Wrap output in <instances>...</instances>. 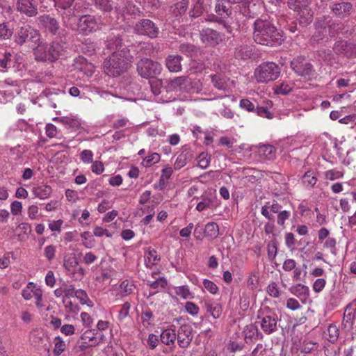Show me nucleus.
<instances>
[{
  "instance_id": "nucleus-30",
  "label": "nucleus",
  "mask_w": 356,
  "mask_h": 356,
  "mask_svg": "<svg viewBox=\"0 0 356 356\" xmlns=\"http://www.w3.org/2000/svg\"><path fill=\"white\" fill-rule=\"evenodd\" d=\"M160 338L161 342L166 345L173 343L177 338L176 330L172 328H167L161 332Z\"/></svg>"
},
{
  "instance_id": "nucleus-25",
  "label": "nucleus",
  "mask_w": 356,
  "mask_h": 356,
  "mask_svg": "<svg viewBox=\"0 0 356 356\" xmlns=\"http://www.w3.org/2000/svg\"><path fill=\"white\" fill-rule=\"evenodd\" d=\"M107 47L111 51H120L126 48L122 43V39L120 35L112 34L107 39Z\"/></svg>"
},
{
  "instance_id": "nucleus-23",
  "label": "nucleus",
  "mask_w": 356,
  "mask_h": 356,
  "mask_svg": "<svg viewBox=\"0 0 356 356\" xmlns=\"http://www.w3.org/2000/svg\"><path fill=\"white\" fill-rule=\"evenodd\" d=\"M334 15L339 17H346L351 13L353 6L349 2L335 3L332 8Z\"/></svg>"
},
{
  "instance_id": "nucleus-21",
  "label": "nucleus",
  "mask_w": 356,
  "mask_h": 356,
  "mask_svg": "<svg viewBox=\"0 0 356 356\" xmlns=\"http://www.w3.org/2000/svg\"><path fill=\"white\" fill-rule=\"evenodd\" d=\"M211 78L214 87L219 90L229 91L233 83V81L220 74L211 75Z\"/></svg>"
},
{
  "instance_id": "nucleus-38",
  "label": "nucleus",
  "mask_w": 356,
  "mask_h": 356,
  "mask_svg": "<svg viewBox=\"0 0 356 356\" xmlns=\"http://www.w3.org/2000/svg\"><path fill=\"white\" fill-rule=\"evenodd\" d=\"M62 120L63 124L65 126L67 129H72L73 131L77 130L81 126L79 120L72 117L65 116L63 117Z\"/></svg>"
},
{
  "instance_id": "nucleus-18",
  "label": "nucleus",
  "mask_w": 356,
  "mask_h": 356,
  "mask_svg": "<svg viewBox=\"0 0 356 356\" xmlns=\"http://www.w3.org/2000/svg\"><path fill=\"white\" fill-rule=\"evenodd\" d=\"M327 19H328V18L319 19L315 24V32L310 40L312 44L314 45L318 44L326 38L327 33V24L328 22Z\"/></svg>"
},
{
  "instance_id": "nucleus-14",
  "label": "nucleus",
  "mask_w": 356,
  "mask_h": 356,
  "mask_svg": "<svg viewBox=\"0 0 356 356\" xmlns=\"http://www.w3.org/2000/svg\"><path fill=\"white\" fill-rule=\"evenodd\" d=\"M222 35L211 29H204L200 32V39L209 46H216L222 40Z\"/></svg>"
},
{
  "instance_id": "nucleus-49",
  "label": "nucleus",
  "mask_w": 356,
  "mask_h": 356,
  "mask_svg": "<svg viewBox=\"0 0 356 356\" xmlns=\"http://www.w3.org/2000/svg\"><path fill=\"white\" fill-rule=\"evenodd\" d=\"M147 284L151 289L158 290L159 289H164L167 285V281L163 277H161L152 282H148Z\"/></svg>"
},
{
  "instance_id": "nucleus-35",
  "label": "nucleus",
  "mask_w": 356,
  "mask_h": 356,
  "mask_svg": "<svg viewBox=\"0 0 356 356\" xmlns=\"http://www.w3.org/2000/svg\"><path fill=\"white\" fill-rule=\"evenodd\" d=\"M290 291L293 295L299 298H305L309 296V287L302 284H296L291 286Z\"/></svg>"
},
{
  "instance_id": "nucleus-22",
  "label": "nucleus",
  "mask_w": 356,
  "mask_h": 356,
  "mask_svg": "<svg viewBox=\"0 0 356 356\" xmlns=\"http://www.w3.org/2000/svg\"><path fill=\"white\" fill-rule=\"evenodd\" d=\"M202 304L206 312L209 313L213 318H218L220 316L222 307L219 303L213 300H205Z\"/></svg>"
},
{
  "instance_id": "nucleus-32",
  "label": "nucleus",
  "mask_w": 356,
  "mask_h": 356,
  "mask_svg": "<svg viewBox=\"0 0 356 356\" xmlns=\"http://www.w3.org/2000/svg\"><path fill=\"white\" fill-rule=\"evenodd\" d=\"M40 289V287L33 282L27 284L26 286L22 290V296L26 300H31L34 297L36 291Z\"/></svg>"
},
{
  "instance_id": "nucleus-16",
  "label": "nucleus",
  "mask_w": 356,
  "mask_h": 356,
  "mask_svg": "<svg viewBox=\"0 0 356 356\" xmlns=\"http://www.w3.org/2000/svg\"><path fill=\"white\" fill-rule=\"evenodd\" d=\"M356 318V300L350 302L345 308L343 313L342 326L345 329L350 330L353 327Z\"/></svg>"
},
{
  "instance_id": "nucleus-52",
  "label": "nucleus",
  "mask_w": 356,
  "mask_h": 356,
  "mask_svg": "<svg viewBox=\"0 0 356 356\" xmlns=\"http://www.w3.org/2000/svg\"><path fill=\"white\" fill-rule=\"evenodd\" d=\"M213 201L211 198L207 197H202L201 201L197 203L196 209L198 211H202L212 206Z\"/></svg>"
},
{
  "instance_id": "nucleus-11",
  "label": "nucleus",
  "mask_w": 356,
  "mask_h": 356,
  "mask_svg": "<svg viewBox=\"0 0 356 356\" xmlns=\"http://www.w3.org/2000/svg\"><path fill=\"white\" fill-rule=\"evenodd\" d=\"M77 26L80 33L88 35L98 29V23L95 16L85 15L79 18Z\"/></svg>"
},
{
  "instance_id": "nucleus-47",
  "label": "nucleus",
  "mask_w": 356,
  "mask_h": 356,
  "mask_svg": "<svg viewBox=\"0 0 356 356\" xmlns=\"http://www.w3.org/2000/svg\"><path fill=\"white\" fill-rule=\"evenodd\" d=\"M130 308L131 305L128 302H124L121 306V308L118 312V314L117 316L118 321L122 322L129 316Z\"/></svg>"
},
{
  "instance_id": "nucleus-62",
  "label": "nucleus",
  "mask_w": 356,
  "mask_h": 356,
  "mask_svg": "<svg viewBox=\"0 0 356 356\" xmlns=\"http://www.w3.org/2000/svg\"><path fill=\"white\" fill-rule=\"evenodd\" d=\"M45 133L46 135L49 138L56 137L58 134L56 127L51 123H48L46 124Z\"/></svg>"
},
{
  "instance_id": "nucleus-29",
  "label": "nucleus",
  "mask_w": 356,
  "mask_h": 356,
  "mask_svg": "<svg viewBox=\"0 0 356 356\" xmlns=\"http://www.w3.org/2000/svg\"><path fill=\"white\" fill-rule=\"evenodd\" d=\"M243 333L246 341L252 339H259L263 337L262 333L259 332L257 327L252 323L244 327Z\"/></svg>"
},
{
  "instance_id": "nucleus-8",
  "label": "nucleus",
  "mask_w": 356,
  "mask_h": 356,
  "mask_svg": "<svg viewBox=\"0 0 356 356\" xmlns=\"http://www.w3.org/2000/svg\"><path fill=\"white\" fill-rule=\"evenodd\" d=\"M139 75L145 79L156 77L162 71L161 65L149 58L141 59L137 64Z\"/></svg>"
},
{
  "instance_id": "nucleus-3",
  "label": "nucleus",
  "mask_w": 356,
  "mask_h": 356,
  "mask_svg": "<svg viewBox=\"0 0 356 356\" xmlns=\"http://www.w3.org/2000/svg\"><path fill=\"white\" fill-rule=\"evenodd\" d=\"M63 51V46L57 42L50 44L40 42L33 49V54L37 61L54 63Z\"/></svg>"
},
{
  "instance_id": "nucleus-15",
  "label": "nucleus",
  "mask_w": 356,
  "mask_h": 356,
  "mask_svg": "<svg viewBox=\"0 0 356 356\" xmlns=\"http://www.w3.org/2000/svg\"><path fill=\"white\" fill-rule=\"evenodd\" d=\"M165 83L168 92H181L186 89L191 81L187 76H181L173 79L166 80Z\"/></svg>"
},
{
  "instance_id": "nucleus-17",
  "label": "nucleus",
  "mask_w": 356,
  "mask_h": 356,
  "mask_svg": "<svg viewBox=\"0 0 356 356\" xmlns=\"http://www.w3.org/2000/svg\"><path fill=\"white\" fill-rule=\"evenodd\" d=\"M17 11L28 17L38 14V3L35 0H18L16 4Z\"/></svg>"
},
{
  "instance_id": "nucleus-24",
  "label": "nucleus",
  "mask_w": 356,
  "mask_h": 356,
  "mask_svg": "<svg viewBox=\"0 0 356 356\" xmlns=\"http://www.w3.org/2000/svg\"><path fill=\"white\" fill-rule=\"evenodd\" d=\"M181 60L182 57L179 55H169L165 58L166 67L170 72H179L181 70Z\"/></svg>"
},
{
  "instance_id": "nucleus-31",
  "label": "nucleus",
  "mask_w": 356,
  "mask_h": 356,
  "mask_svg": "<svg viewBox=\"0 0 356 356\" xmlns=\"http://www.w3.org/2000/svg\"><path fill=\"white\" fill-rule=\"evenodd\" d=\"M297 11L298 12V19L300 24L305 26L312 22L313 19V13L309 8Z\"/></svg>"
},
{
  "instance_id": "nucleus-40",
  "label": "nucleus",
  "mask_w": 356,
  "mask_h": 356,
  "mask_svg": "<svg viewBox=\"0 0 356 356\" xmlns=\"http://www.w3.org/2000/svg\"><path fill=\"white\" fill-rule=\"evenodd\" d=\"M328 332V340L331 343H334L336 342L339 336V330L337 325L330 324L327 327Z\"/></svg>"
},
{
  "instance_id": "nucleus-41",
  "label": "nucleus",
  "mask_w": 356,
  "mask_h": 356,
  "mask_svg": "<svg viewBox=\"0 0 356 356\" xmlns=\"http://www.w3.org/2000/svg\"><path fill=\"white\" fill-rule=\"evenodd\" d=\"M175 293L183 299L191 298V293L188 286L183 285L175 288Z\"/></svg>"
},
{
  "instance_id": "nucleus-59",
  "label": "nucleus",
  "mask_w": 356,
  "mask_h": 356,
  "mask_svg": "<svg viewBox=\"0 0 356 356\" xmlns=\"http://www.w3.org/2000/svg\"><path fill=\"white\" fill-rule=\"evenodd\" d=\"M204 287L211 294H216L218 292V286L212 281L204 279L203 280Z\"/></svg>"
},
{
  "instance_id": "nucleus-2",
  "label": "nucleus",
  "mask_w": 356,
  "mask_h": 356,
  "mask_svg": "<svg viewBox=\"0 0 356 356\" xmlns=\"http://www.w3.org/2000/svg\"><path fill=\"white\" fill-rule=\"evenodd\" d=\"M133 57L127 48L120 51H113L109 58L104 62V71L109 76H118L127 71L132 63Z\"/></svg>"
},
{
  "instance_id": "nucleus-4",
  "label": "nucleus",
  "mask_w": 356,
  "mask_h": 356,
  "mask_svg": "<svg viewBox=\"0 0 356 356\" xmlns=\"http://www.w3.org/2000/svg\"><path fill=\"white\" fill-rule=\"evenodd\" d=\"M278 316L268 307L258 311L257 323L267 335L271 334L278 330Z\"/></svg>"
},
{
  "instance_id": "nucleus-51",
  "label": "nucleus",
  "mask_w": 356,
  "mask_h": 356,
  "mask_svg": "<svg viewBox=\"0 0 356 356\" xmlns=\"http://www.w3.org/2000/svg\"><path fill=\"white\" fill-rule=\"evenodd\" d=\"M63 303L64 307L71 313L76 314L79 311V307L76 304H74L71 298L63 297Z\"/></svg>"
},
{
  "instance_id": "nucleus-6",
  "label": "nucleus",
  "mask_w": 356,
  "mask_h": 356,
  "mask_svg": "<svg viewBox=\"0 0 356 356\" xmlns=\"http://www.w3.org/2000/svg\"><path fill=\"white\" fill-rule=\"evenodd\" d=\"M280 73V68L275 63L264 62L254 70V76L257 82L267 83L276 80Z\"/></svg>"
},
{
  "instance_id": "nucleus-64",
  "label": "nucleus",
  "mask_w": 356,
  "mask_h": 356,
  "mask_svg": "<svg viewBox=\"0 0 356 356\" xmlns=\"http://www.w3.org/2000/svg\"><path fill=\"white\" fill-rule=\"evenodd\" d=\"M185 309L188 314L193 316H195L199 313L198 306L192 302H186Z\"/></svg>"
},
{
  "instance_id": "nucleus-37",
  "label": "nucleus",
  "mask_w": 356,
  "mask_h": 356,
  "mask_svg": "<svg viewBox=\"0 0 356 356\" xmlns=\"http://www.w3.org/2000/svg\"><path fill=\"white\" fill-rule=\"evenodd\" d=\"M302 182L307 187H313L317 182V177L314 171L307 170L302 176Z\"/></svg>"
},
{
  "instance_id": "nucleus-28",
  "label": "nucleus",
  "mask_w": 356,
  "mask_h": 356,
  "mask_svg": "<svg viewBox=\"0 0 356 356\" xmlns=\"http://www.w3.org/2000/svg\"><path fill=\"white\" fill-rule=\"evenodd\" d=\"M216 13L220 16H229L232 9L229 1L227 0H218L215 6Z\"/></svg>"
},
{
  "instance_id": "nucleus-55",
  "label": "nucleus",
  "mask_w": 356,
  "mask_h": 356,
  "mask_svg": "<svg viewBox=\"0 0 356 356\" xmlns=\"http://www.w3.org/2000/svg\"><path fill=\"white\" fill-rule=\"evenodd\" d=\"M58 9L67 10L74 3V0H52Z\"/></svg>"
},
{
  "instance_id": "nucleus-48",
  "label": "nucleus",
  "mask_w": 356,
  "mask_h": 356,
  "mask_svg": "<svg viewBox=\"0 0 356 356\" xmlns=\"http://www.w3.org/2000/svg\"><path fill=\"white\" fill-rule=\"evenodd\" d=\"M259 149V154L262 156H268L273 154H275V148L271 145H259L257 147Z\"/></svg>"
},
{
  "instance_id": "nucleus-42",
  "label": "nucleus",
  "mask_w": 356,
  "mask_h": 356,
  "mask_svg": "<svg viewBox=\"0 0 356 356\" xmlns=\"http://www.w3.org/2000/svg\"><path fill=\"white\" fill-rule=\"evenodd\" d=\"M74 296L78 300H79L81 304L92 306V301L89 299L88 294L84 290H76Z\"/></svg>"
},
{
  "instance_id": "nucleus-5",
  "label": "nucleus",
  "mask_w": 356,
  "mask_h": 356,
  "mask_svg": "<svg viewBox=\"0 0 356 356\" xmlns=\"http://www.w3.org/2000/svg\"><path fill=\"white\" fill-rule=\"evenodd\" d=\"M282 206L276 200L267 202L261 207V213L269 220H275L273 213H277V223L278 225L284 227L285 221L291 216V212L282 210Z\"/></svg>"
},
{
  "instance_id": "nucleus-12",
  "label": "nucleus",
  "mask_w": 356,
  "mask_h": 356,
  "mask_svg": "<svg viewBox=\"0 0 356 356\" xmlns=\"http://www.w3.org/2000/svg\"><path fill=\"white\" fill-rule=\"evenodd\" d=\"M193 330L191 325L183 324L176 331L177 343L180 348H185L190 346L193 339Z\"/></svg>"
},
{
  "instance_id": "nucleus-60",
  "label": "nucleus",
  "mask_w": 356,
  "mask_h": 356,
  "mask_svg": "<svg viewBox=\"0 0 356 356\" xmlns=\"http://www.w3.org/2000/svg\"><path fill=\"white\" fill-rule=\"evenodd\" d=\"M78 264L77 259L75 257H69L64 260V266L68 271H72Z\"/></svg>"
},
{
  "instance_id": "nucleus-34",
  "label": "nucleus",
  "mask_w": 356,
  "mask_h": 356,
  "mask_svg": "<svg viewBox=\"0 0 356 356\" xmlns=\"http://www.w3.org/2000/svg\"><path fill=\"white\" fill-rule=\"evenodd\" d=\"M310 3L311 0H288L289 7L295 11L306 9Z\"/></svg>"
},
{
  "instance_id": "nucleus-54",
  "label": "nucleus",
  "mask_w": 356,
  "mask_h": 356,
  "mask_svg": "<svg viewBox=\"0 0 356 356\" xmlns=\"http://www.w3.org/2000/svg\"><path fill=\"white\" fill-rule=\"evenodd\" d=\"M343 173L342 172L335 169L327 170L326 172H325V179L330 181L340 179L343 177Z\"/></svg>"
},
{
  "instance_id": "nucleus-43",
  "label": "nucleus",
  "mask_w": 356,
  "mask_h": 356,
  "mask_svg": "<svg viewBox=\"0 0 356 356\" xmlns=\"http://www.w3.org/2000/svg\"><path fill=\"white\" fill-rule=\"evenodd\" d=\"M267 293L273 298H279L281 295V291L278 286V284L275 282H270L267 288Z\"/></svg>"
},
{
  "instance_id": "nucleus-1",
  "label": "nucleus",
  "mask_w": 356,
  "mask_h": 356,
  "mask_svg": "<svg viewBox=\"0 0 356 356\" xmlns=\"http://www.w3.org/2000/svg\"><path fill=\"white\" fill-rule=\"evenodd\" d=\"M253 39L257 43L266 46L278 45L283 41L282 35L266 16L254 21Z\"/></svg>"
},
{
  "instance_id": "nucleus-9",
  "label": "nucleus",
  "mask_w": 356,
  "mask_h": 356,
  "mask_svg": "<svg viewBox=\"0 0 356 356\" xmlns=\"http://www.w3.org/2000/svg\"><path fill=\"white\" fill-rule=\"evenodd\" d=\"M134 33L139 35H145L149 38H156L159 33L156 24L149 19H142L133 26Z\"/></svg>"
},
{
  "instance_id": "nucleus-50",
  "label": "nucleus",
  "mask_w": 356,
  "mask_h": 356,
  "mask_svg": "<svg viewBox=\"0 0 356 356\" xmlns=\"http://www.w3.org/2000/svg\"><path fill=\"white\" fill-rule=\"evenodd\" d=\"M154 315L149 309L143 310L141 314L142 323L145 327H148L152 325V319Z\"/></svg>"
},
{
  "instance_id": "nucleus-58",
  "label": "nucleus",
  "mask_w": 356,
  "mask_h": 356,
  "mask_svg": "<svg viewBox=\"0 0 356 356\" xmlns=\"http://www.w3.org/2000/svg\"><path fill=\"white\" fill-rule=\"evenodd\" d=\"M179 50L187 56H192L196 51L195 46L191 44H182L180 45Z\"/></svg>"
},
{
  "instance_id": "nucleus-27",
  "label": "nucleus",
  "mask_w": 356,
  "mask_h": 356,
  "mask_svg": "<svg viewBox=\"0 0 356 356\" xmlns=\"http://www.w3.org/2000/svg\"><path fill=\"white\" fill-rule=\"evenodd\" d=\"M145 264L146 267L151 268L160 261V257L154 249L148 248L145 252Z\"/></svg>"
},
{
  "instance_id": "nucleus-33",
  "label": "nucleus",
  "mask_w": 356,
  "mask_h": 356,
  "mask_svg": "<svg viewBox=\"0 0 356 356\" xmlns=\"http://www.w3.org/2000/svg\"><path fill=\"white\" fill-rule=\"evenodd\" d=\"M51 188L47 185H42L34 188L33 194L40 200L48 198L51 193Z\"/></svg>"
},
{
  "instance_id": "nucleus-61",
  "label": "nucleus",
  "mask_w": 356,
  "mask_h": 356,
  "mask_svg": "<svg viewBox=\"0 0 356 356\" xmlns=\"http://www.w3.org/2000/svg\"><path fill=\"white\" fill-rule=\"evenodd\" d=\"M13 32L11 29H8V26L5 23L0 24V38L2 39L10 38Z\"/></svg>"
},
{
  "instance_id": "nucleus-10",
  "label": "nucleus",
  "mask_w": 356,
  "mask_h": 356,
  "mask_svg": "<svg viewBox=\"0 0 356 356\" xmlns=\"http://www.w3.org/2000/svg\"><path fill=\"white\" fill-rule=\"evenodd\" d=\"M291 67L294 72L307 79H310L314 75L312 65L303 56H298L291 62Z\"/></svg>"
},
{
  "instance_id": "nucleus-7",
  "label": "nucleus",
  "mask_w": 356,
  "mask_h": 356,
  "mask_svg": "<svg viewBox=\"0 0 356 356\" xmlns=\"http://www.w3.org/2000/svg\"><path fill=\"white\" fill-rule=\"evenodd\" d=\"M40 34L38 31L28 24L19 26L14 34L15 42L22 45L27 41L37 43L40 40Z\"/></svg>"
},
{
  "instance_id": "nucleus-36",
  "label": "nucleus",
  "mask_w": 356,
  "mask_h": 356,
  "mask_svg": "<svg viewBox=\"0 0 356 356\" xmlns=\"http://www.w3.org/2000/svg\"><path fill=\"white\" fill-rule=\"evenodd\" d=\"M204 234L206 236L216 238L219 235V227L214 222H208L205 225Z\"/></svg>"
},
{
  "instance_id": "nucleus-19",
  "label": "nucleus",
  "mask_w": 356,
  "mask_h": 356,
  "mask_svg": "<svg viewBox=\"0 0 356 356\" xmlns=\"http://www.w3.org/2000/svg\"><path fill=\"white\" fill-rule=\"evenodd\" d=\"M29 340L33 346L38 349L44 348L45 350L47 349L46 347L45 341H47V337L44 334L38 330H33L29 337Z\"/></svg>"
},
{
  "instance_id": "nucleus-57",
  "label": "nucleus",
  "mask_w": 356,
  "mask_h": 356,
  "mask_svg": "<svg viewBox=\"0 0 356 356\" xmlns=\"http://www.w3.org/2000/svg\"><path fill=\"white\" fill-rule=\"evenodd\" d=\"M323 247L330 249L332 254L336 255L337 253V241L334 238H327L324 243Z\"/></svg>"
},
{
  "instance_id": "nucleus-20",
  "label": "nucleus",
  "mask_w": 356,
  "mask_h": 356,
  "mask_svg": "<svg viewBox=\"0 0 356 356\" xmlns=\"http://www.w3.org/2000/svg\"><path fill=\"white\" fill-rule=\"evenodd\" d=\"M40 24L50 33L55 35L59 29L58 21L49 15H44L38 18Z\"/></svg>"
},
{
  "instance_id": "nucleus-13",
  "label": "nucleus",
  "mask_w": 356,
  "mask_h": 356,
  "mask_svg": "<svg viewBox=\"0 0 356 356\" xmlns=\"http://www.w3.org/2000/svg\"><path fill=\"white\" fill-rule=\"evenodd\" d=\"M22 58L17 54L4 52L0 54V72H6L10 67H16V63H21Z\"/></svg>"
},
{
  "instance_id": "nucleus-44",
  "label": "nucleus",
  "mask_w": 356,
  "mask_h": 356,
  "mask_svg": "<svg viewBox=\"0 0 356 356\" xmlns=\"http://www.w3.org/2000/svg\"><path fill=\"white\" fill-rule=\"evenodd\" d=\"M268 257L270 260H273L277 253V241L275 239L271 240L267 245Z\"/></svg>"
},
{
  "instance_id": "nucleus-46",
  "label": "nucleus",
  "mask_w": 356,
  "mask_h": 356,
  "mask_svg": "<svg viewBox=\"0 0 356 356\" xmlns=\"http://www.w3.org/2000/svg\"><path fill=\"white\" fill-rule=\"evenodd\" d=\"M134 290V284L128 280H124L120 285V291L122 296H127L131 294Z\"/></svg>"
},
{
  "instance_id": "nucleus-56",
  "label": "nucleus",
  "mask_w": 356,
  "mask_h": 356,
  "mask_svg": "<svg viewBox=\"0 0 356 356\" xmlns=\"http://www.w3.org/2000/svg\"><path fill=\"white\" fill-rule=\"evenodd\" d=\"M327 18H328V19H327V22H328L327 24V31L330 36H334L338 31L341 29V26L339 24L334 22L330 24L331 19L328 17Z\"/></svg>"
},
{
  "instance_id": "nucleus-26",
  "label": "nucleus",
  "mask_w": 356,
  "mask_h": 356,
  "mask_svg": "<svg viewBox=\"0 0 356 356\" xmlns=\"http://www.w3.org/2000/svg\"><path fill=\"white\" fill-rule=\"evenodd\" d=\"M92 4L100 11L110 13L116 7L113 0H91Z\"/></svg>"
},
{
  "instance_id": "nucleus-39",
  "label": "nucleus",
  "mask_w": 356,
  "mask_h": 356,
  "mask_svg": "<svg viewBox=\"0 0 356 356\" xmlns=\"http://www.w3.org/2000/svg\"><path fill=\"white\" fill-rule=\"evenodd\" d=\"M293 89V84L286 82H282L277 85L274 90L275 92L278 95H286L289 94Z\"/></svg>"
},
{
  "instance_id": "nucleus-63",
  "label": "nucleus",
  "mask_w": 356,
  "mask_h": 356,
  "mask_svg": "<svg viewBox=\"0 0 356 356\" xmlns=\"http://www.w3.org/2000/svg\"><path fill=\"white\" fill-rule=\"evenodd\" d=\"M93 234L95 236L101 237L106 236V237H112V234L106 229H104L101 227H95L93 230Z\"/></svg>"
},
{
  "instance_id": "nucleus-45",
  "label": "nucleus",
  "mask_w": 356,
  "mask_h": 356,
  "mask_svg": "<svg viewBox=\"0 0 356 356\" xmlns=\"http://www.w3.org/2000/svg\"><path fill=\"white\" fill-rule=\"evenodd\" d=\"M65 349V343L60 337L54 338V353L55 355H60Z\"/></svg>"
},
{
  "instance_id": "nucleus-53",
  "label": "nucleus",
  "mask_w": 356,
  "mask_h": 356,
  "mask_svg": "<svg viewBox=\"0 0 356 356\" xmlns=\"http://www.w3.org/2000/svg\"><path fill=\"white\" fill-rule=\"evenodd\" d=\"M56 252V247L54 245H49L44 249V256L50 262L55 258Z\"/></svg>"
}]
</instances>
